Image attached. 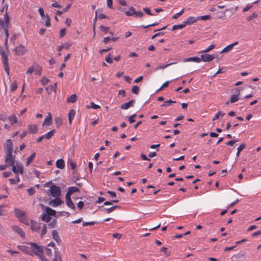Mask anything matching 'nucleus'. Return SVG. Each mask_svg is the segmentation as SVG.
Instances as JSON below:
<instances>
[{
    "label": "nucleus",
    "instance_id": "obj_42",
    "mask_svg": "<svg viewBox=\"0 0 261 261\" xmlns=\"http://www.w3.org/2000/svg\"><path fill=\"white\" fill-rule=\"evenodd\" d=\"M215 45L211 44L208 47L206 48L204 50L201 51L200 53H207V52L210 51V50H212L213 49H214L215 48Z\"/></svg>",
    "mask_w": 261,
    "mask_h": 261
},
{
    "label": "nucleus",
    "instance_id": "obj_7",
    "mask_svg": "<svg viewBox=\"0 0 261 261\" xmlns=\"http://www.w3.org/2000/svg\"><path fill=\"white\" fill-rule=\"evenodd\" d=\"M12 166V171L15 174H17L18 173L22 174L23 172V168L22 166L21 163H16V165H13Z\"/></svg>",
    "mask_w": 261,
    "mask_h": 261
},
{
    "label": "nucleus",
    "instance_id": "obj_55",
    "mask_svg": "<svg viewBox=\"0 0 261 261\" xmlns=\"http://www.w3.org/2000/svg\"><path fill=\"white\" fill-rule=\"evenodd\" d=\"M257 17V15L256 13H253L251 15H250L249 16H248L247 18V21H251L253 20L254 18H255Z\"/></svg>",
    "mask_w": 261,
    "mask_h": 261
},
{
    "label": "nucleus",
    "instance_id": "obj_15",
    "mask_svg": "<svg viewBox=\"0 0 261 261\" xmlns=\"http://www.w3.org/2000/svg\"><path fill=\"white\" fill-rule=\"evenodd\" d=\"M135 102V100L134 99H132L127 102H126V103H123L122 105H121L120 106V108L122 110L128 109L129 108L133 106Z\"/></svg>",
    "mask_w": 261,
    "mask_h": 261
},
{
    "label": "nucleus",
    "instance_id": "obj_6",
    "mask_svg": "<svg viewBox=\"0 0 261 261\" xmlns=\"http://www.w3.org/2000/svg\"><path fill=\"white\" fill-rule=\"evenodd\" d=\"M4 19L5 20L6 26L4 24V28H2V29H4V32H5V35H6V42H7L8 37H9L7 25L9 23V16H8V13L7 12H6V13L4 15ZM0 29H2V28H0Z\"/></svg>",
    "mask_w": 261,
    "mask_h": 261
},
{
    "label": "nucleus",
    "instance_id": "obj_10",
    "mask_svg": "<svg viewBox=\"0 0 261 261\" xmlns=\"http://www.w3.org/2000/svg\"><path fill=\"white\" fill-rule=\"evenodd\" d=\"M63 203V201L59 197L50 200L49 204L53 207H57Z\"/></svg>",
    "mask_w": 261,
    "mask_h": 261
},
{
    "label": "nucleus",
    "instance_id": "obj_43",
    "mask_svg": "<svg viewBox=\"0 0 261 261\" xmlns=\"http://www.w3.org/2000/svg\"><path fill=\"white\" fill-rule=\"evenodd\" d=\"M19 220L21 223H22L25 225H29V220L25 217V215L24 216H23V217H21V218H20Z\"/></svg>",
    "mask_w": 261,
    "mask_h": 261
},
{
    "label": "nucleus",
    "instance_id": "obj_56",
    "mask_svg": "<svg viewBox=\"0 0 261 261\" xmlns=\"http://www.w3.org/2000/svg\"><path fill=\"white\" fill-rule=\"evenodd\" d=\"M197 17L199 18V19L202 20H206L211 18V16L209 15H203Z\"/></svg>",
    "mask_w": 261,
    "mask_h": 261
},
{
    "label": "nucleus",
    "instance_id": "obj_36",
    "mask_svg": "<svg viewBox=\"0 0 261 261\" xmlns=\"http://www.w3.org/2000/svg\"><path fill=\"white\" fill-rule=\"evenodd\" d=\"M55 133V130H51L50 131L47 133L45 135H44V137L46 139H50L54 135Z\"/></svg>",
    "mask_w": 261,
    "mask_h": 261
},
{
    "label": "nucleus",
    "instance_id": "obj_22",
    "mask_svg": "<svg viewBox=\"0 0 261 261\" xmlns=\"http://www.w3.org/2000/svg\"><path fill=\"white\" fill-rule=\"evenodd\" d=\"M20 249L30 255H33V253H34V249L32 248V249L33 250V251L30 250L28 247L25 246H20Z\"/></svg>",
    "mask_w": 261,
    "mask_h": 261
},
{
    "label": "nucleus",
    "instance_id": "obj_21",
    "mask_svg": "<svg viewBox=\"0 0 261 261\" xmlns=\"http://www.w3.org/2000/svg\"><path fill=\"white\" fill-rule=\"evenodd\" d=\"M52 121V116L50 113H48V116L47 117L44 119V122L43 123V125H47L49 126L51 125Z\"/></svg>",
    "mask_w": 261,
    "mask_h": 261
},
{
    "label": "nucleus",
    "instance_id": "obj_23",
    "mask_svg": "<svg viewBox=\"0 0 261 261\" xmlns=\"http://www.w3.org/2000/svg\"><path fill=\"white\" fill-rule=\"evenodd\" d=\"M28 130L30 134H35L37 132V126L35 124H30L28 125Z\"/></svg>",
    "mask_w": 261,
    "mask_h": 261
},
{
    "label": "nucleus",
    "instance_id": "obj_28",
    "mask_svg": "<svg viewBox=\"0 0 261 261\" xmlns=\"http://www.w3.org/2000/svg\"><path fill=\"white\" fill-rule=\"evenodd\" d=\"M186 26V25L184 21H183L181 24H175V25H173L172 31H174V30H177V29H182V28H185Z\"/></svg>",
    "mask_w": 261,
    "mask_h": 261
},
{
    "label": "nucleus",
    "instance_id": "obj_31",
    "mask_svg": "<svg viewBox=\"0 0 261 261\" xmlns=\"http://www.w3.org/2000/svg\"><path fill=\"white\" fill-rule=\"evenodd\" d=\"M66 204L70 208L75 210V207L71 199L66 200Z\"/></svg>",
    "mask_w": 261,
    "mask_h": 261
},
{
    "label": "nucleus",
    "instance_id": "obj_32",
    "mask_svg": "<svg viewBox=\"0 0 261 261\" xmlns=\"http://www.w3.org/2000/svg\"><path fill=\"white\" fill-rule=\"evenodd\" d=\"M36 153L35 152H33L30 156H29L28 159H27V161L26 162V166H28V165H30V164L33 161V160L34 159V158H35L36 156Z\"/></svg>",
    "mask_w": 261,
    "mask_h": 261
},
{
    "label": "nucleus",
    "instance_id": "obj_41",
    "mask_svg": "<svg viewBox=\"0 0 261 261\" xmlns=\"http://www.w3.org/2000/svg\"><path fill=\"white\" fill-rule=\"evenodd\" d=\"M86 108L88 109L92 108L93 109H99L100 108V107L97 105H96L93 102H91L90 103V106H86Z\"/></svg>",
    "mask_w": 261,
    "mask_h": 261
},
{
    "label": "nucleus",
    "instance_id": "obj_16",
    "mask_svg": "<svg viewBox=\"0 0 261 261\" xmlns=\"http://www.w3.org/2000/svg\"><path fill=\"white\" fill-rule=\"evenodd\" d=\"M6 148L7 152H13V144H12V141L11 139H8L6 141Z\"/></svg>",
    "mask_w": 261,
    "mask_h": 261
},
{
    "label": "nucleus",
    "instance_id": "obj_4",
    "mask_svg": "<svg viewBox=\"0 0 261 261\" xmlns=\"http://www.w3.org/2000/svg\"><path fill=\"white\" fill-rule=\"evenodd\" d=\"M48 195H51L53 197H59L61 194V190L60 188L56 185H51L47 191Z\"/></svg>",
    "mask_w": 261,
    "mask_h": 261
},
{
    "label": "nucleus",
    "instance_id": "obj_25",
    "mask_svg": "<svg viewBox=\"0 0 261 261\" xmlns=\"http://www.w3.org/2000/svg\"><path fill=\"white\" fill-rule=\"evenodd\" d=\"M75 115V111L74 110H71L68 113V120L69 123L71 124L72 123V120H73L74 116Z\"/></svg>",
    "mask_w": 261,
    "mask_h": 261
},
{
    "label": "nucleus",
    "instance_id": "obj_9",
    "mask_svg": "<svg viewBox=\"0 0 261 261\" xmlns=\"http://www.w3.org/2000/svg\"><path fill=\"white\" fill-rule=\"evenodd\" d=\"M215 56L214 55L204 54L201 56L200 59L203 62H210L213 60Z\"/></svg>",
    "mask_w": 261,
    "mask_h": 261
},
{
    "label": "nucleus",
    "instance_id": "obj_52",
    "mask_svg": "<svg viewBox=\"0 0 261 261\" xmlns=\"http://www.w3.org/2000/svg\"><path fill=\"white\" fill-rule=\"evenodd\" d=\"M47 232V227L45 224L43 225V228L42 229L41 233H40V236L41 237H43L45 234Z\"/></svg>",
    "mask_w": 261,
    "mask_h": 261
},
{
    "label": "nucleus",
    "instance_id": "obj_30",
    "mask_svg": "<svg viewBox=\"0 0 261 261\" xmlns=\"http://www.w3.org/2000/svg\"><path fill=\"white\" fill-rule=\"evenodd\" d=\"M135 13H136V10L133 7H131L128 11L125 12V15L128 16H133L135 15Z\"/></svg>",
    "mask_w": 261,
    "mask_h": 261
},
{
    "label": "nucleus",
    "instance_id": "obj_38",
    "mask_svg": "<svg viewBox=\"0 0 261 261\" xmlns=\"http://www.w3.org/2000/svg\"><path fill=\"white\" fill-rule=\"evenodd\" d=\"M176 101H173L171 99L170 100H166L165 101L164 103H163L162 105H161V107H169L170 106L171 104L172 103H175Z\"/></svg>",
    "mask_w": 261,
    "mask_h": 261
},
{
    "label": "nucleus",
    "instance_id": "obj_37",
    "mask_svg": "<svg viewBox=\"0 0 261 261\" xmlns=\"http://www.w3.org/2000/svg\"><path fill=\"white\" fill-rule=\"evenodd\" d=\"M224 115H225V113H224L221 111H219L218 113H217L215 114V115L213 117L212 120L215 121V120L218 119L220 116L223 117Z\"/></svg>",
    "mask_w": 261,
    "mask_h": 261
},
{
    "label": "nucleus",
    "instance_id": "obj_64",
    "mask_svg": "<svg viewBox=\"0 0 261 261\" xmlns=\"http://www.w3.org/2000/svg\"><path fill=\"white\" fill-rule=\"evenodd\" d=\"M252 5L251 4H248L247 6L243 9V11L244 12H246L248 11L249 9H250L252 8Z\"/></svg>",
    "mask_w": 261,
    "mask_h": 261
},
{
    "label": "nucleus",
    "instance_id": "obj_27",
    "mask_svg": "<svg viewBox=\"0 0 261 261\" xmlns=\"http://www.w3.org/2000/svg\"><path fill=\"white\" fill-rule=\"evenodd\" d=\"M8 119L11 125H13L17 122V118L14 114L10 116Z\"/></svg>",
    "mask_w": 261,
    "mask_h": 261
},
{
    "label": "nucleus",
    "instance_id": "obj_46",
    "mask_svg": "<svg viewBox=\"0 0 261 261\" xmlns=\"http://www.w3.org/2000/svg\"><path fill=\"white\" fill-rule=\"evenodd\" d=\"M139 87L138 86L135 85L132 87V93H133L135 94H138L139 93Z\"/></svg>",
    "mask_w": 261,
    "mask_h": 261
},
{
    "label": "nucleus",
    "instance_id": "obj_40",
    "mask_svg": "<svg viewBox=\"0 0 261 261\" xmlns=\"http://www.w3.org/2000/svg\"><path fill=\"white\" fill-rule=\"evenodd\" d=\"M55 122L57 125V126L58 127L62 124V119L60 117H56L55 118Z\"/></svg>",
    "mask_w": 261,
    "mask_h": 261
},
{
    "label": "nucleus",
    "instance_id": "obj_49",
    "mask_svg": "<svg viewBox=\"0 0 261 261\" xmlns=\"http://www.w3.org/2000/svg\"><path fill=\"white\" fill-rule=\"evenodd\" d=\"M137 116L136 114H133L129 117L128 118V121L129 123L132 124L136 121L135 117Z\"/></svg>",
    "mask_w": 261,
    "mask_h": 261
},
{
    "label": "nucleus",
    "instance_id": "obj_54",
    "mask_svg": "<svg viewBox=\"0 0 261 261\" xmlns=\"http://www.w3.org/2000/svg\"><path fill=\"white\" fill-rule=\"evenodd\" d=\"M69 165L72 170H74L76 167V163L74 162L72 160L68 161Z\"/></svg>",
    "mask_w": 261,
    "mask_h": 261
},
{
    "label": "nucleus",
    "instance_id": "obj_8",
    "mask_svg": "<svg viewBox=\"0 0 261 261\" xmlns=\"http://www.w3.org/2000/svg\"><path fill=\"white\" fill-rule=\"evenodd\" d=\"M27 50L26 48L22 45H19L15 48L16 54L18 56L23 55L27 52Z\"/></svg>",
    "mask_w": 261,
    "mask_h": 261
},
{
    "label": "nucleus",
    "instance_id": "obj_33",
    "mask_svg": "<svg viewBox=\"0 0 261 261\" xmlns=\"http://www.w3.org/2000/svg\"><path fill=\"white\" fill-rule=\"evenodd\" d=\"M46 213L47 215H49V216H54L56 215V211L55 210H54L53 209L47 207L46 208Z\"/></svg>",
    "mask_w": 261,
    "mask_h": 261
},
{
    "label": "nucleus",
    "instance_id": "obj_51",
    "mask_svg": "<svg viewBox=\"0 0 261 261\" xmlns=\"http://www.w3.org/2000/svg\"><path fill=\"white\" fill-rule=\"evenodd\" d=\"M45 20V26L48 27L50 25V19L48 17V15H46L45 17V19H44Z\"/></svg>",
    "mask_w": 261,
    "mask_h": 261
},
{
    "label": "nucleus",
    "instance_id": "obj_17",
    "mask_svg": "<svg viewBox=\"0 0 261 261\" xmlns=\"http://www.w3.org/2000/svg\"><path fill=\"white\" fill-rule=\"evenodd\" d=\"M34 67V72H35V74L36 75H40L42 71V68L41 66L37 64H33Z\"/></svg>",
    "mask_w": 261,
    "mask_h": 261
},
{
    "label": "nucleus",
    "instance_id": "obj_11",
    "mask_svg": "<svg viewBox=\"0 0 261 261\" xmlns=\"http://www.w3.org/2000/svg\"><path fill=\"white\" fill-rule=\"evenodd\" d=\"M236 91L235 93H236V94L232 95L231 96L230 98V102L231 103H234L236 101H237L239 99V95L240 94V90L239 88H236Z\"/></svg>",
    "mask_w": 261,
    "mask_h": 261
},
{
    "label": "nucleus",
    "instance_id": "obj_5",
    "mask_svg": "<svg viewBox=\"0 0 261 261\" xmlns=\"http://www.w3.org/2000/svg\"><path fill=\"white\" fill-rule=\"evenodd\" d=\"M6 165L12 166L15 163V156L12 155V152H7L5 159Z\"/></svg>",
    "mask_w": 261,
    "mask_h": 261
},
{
    "label": "nucleus",
    "instance_id": "obj_26",
    "mask_svg": "<svg viewBox=\"0 0 261 261\" xmlns=\"http://www.w3.org/2000/svg\"><path fill=\"white\" fill-rule=\"evenodd\" d=\"M77 100V96L75 94H72L70 96L67 98V102L68 103H74Z\"/></svg>",
    "mask_w": 261,
    "mask_h": 261
},
{
    "label": "nucleus",
    "instance_id": "obj_44",
    "mask_svg": "<svg viewBox=\"0 0 261 261\" xmlns=\"http://www.w3.org/2000/svg\"><path fill=\"white\" fill-rule=\"evenodd\" d=\"M17 88V85L16 81L13 82L10 86V90L11 91H14Z\"/></svg>",
    "mask_w": 261,
    "mask_h": 261
},
{
    "label": "nucleus",
    "instance_id": "obj_61",
    "mask_svg": "<svg viewBox=\"0 0 261 261\" xmlns=\"http://www.w3.org/2000/svg\"><path fill=\"white\" fill-rule=\"evenodd\" d=\"M27 191L29 195H32L34 194L35 190L33 187H31L27 189Z\"/></svg>",
    "mask_w": 261,
    "mask_h": 261
},
{
    "label": "nucleus",
    "instance_id": "obj_53",
    "mask_svg": "<svg viewBox=\"0 0 261 261\" xmlns=\"http://www.w3.org/2000/svg\"><path fill=\"white\" fill-rule=\"evenodd\" d=\"M7 206L6 204H3L0 205V216H2L5 213V208Z\"/></svg>",
    "mask_w": 261,
    "mask_h": 261
},
{
    "label": "nucleus",
    "instance_id": "obj_48",
    "mask_svg": "<svg viewBox=\"0 0 261 261\" xmlns=\"http://www.w3.org/2000/svg\"><path fill=\"white\" fill-rule=\"evenodd\" d=\"M232 49V47L231 46V45L230 44V45L226 46L225 48H224L223 49V50L221 51V53H227V52L230 51Z\"/></svg>",
    "mask_w": 261,
    "mask_h": 261
},
{
    "label": "nucleus",
    "instance_id": "obj_14",
    "mask_svg": "<svg viewBox=\"0 0 261 261\" xmlns=\"http://www.w3.org/2000/svg\"><path fill=\"white\" fill-rule=\"evenodd\" d=\"M199 19L197 17L190 16L184 21L186 25H191Z\"/></svg>",
    "mask_w": 261,
    "mask_h": 261
},
{
    "label": "nucleus",
    "instance_id": "obj_20",
    "mask_svg": "<svg viewBox=\"0 0 261 261\" xmlns=\"http://www.w3.org/2000/svg\"><path fill=\"white\" fill-rule=\"evenodd\" d=\"M201 60L200 58L197 57H190L184 59V62H194L196 63H200Z\"/></svg>",
    "mask_w": 261,
    "mask_h": 261
},
{
    "label": "nucleus",
    "instance_id": "obj_18",
    "mask_svg": "<svg viewBox=\"0 0 261 261\" xmlns=\"http://www.w3.org/2000/svg\"><path fill=\"white\" fill-rule=\"evenodd\" d=\"M53 238L55 241L57 242L58 244H60L61 240L58 234V232L57 230H54L52 232Z\"/></svg>",
    "mask_w": 261,
    "mask_h": 261
},
{
    "label": "nucleus",
    "instance_id": "obj_12",
    "mask_svg": "<svg viewBox=\"0 0 261 261\" xmlns=\"http://www.w3.org/2000/svg\"><path fill=\"white\" fill-rule=\"evenodd\" d=\"M12 229L17 232L20 236L22 238L24 237L25 233L22 229L17 225H13L11 227Z\"/></svg>",
    "mask_w": 261,
    "mask_h": 261
},
{
    "label": "nucleus",
    "instance_id": "obj_19",
    "mask_svg": "<svg viewBox=\"0 0 261 261\" xmlns=\"http://www.w3.org/2000/svg\"><path fill=\"white\" fill-rule=\"evenodd\" d=\"M14 213L16 217L19 219L25 215L24 212L19 208H15L14 210Z\"/></svg>",
    "mask_w": 261,
    "mask_h": 261
},
{
    "label": "nucleus",
    "instance_id": "obj_24",
    "mask_svg": "<svg viewBox=\"0 0 261 261\" xmlns=\"http://www.w3.org/2000/svg\"><path fill=\"white\" fill-rule=\"evenodd\" d=\"M56 165L57 168L62 169L65 168V162L63 159H59L56 161Z\"/></svg>",
    "mask_w": 261,
    "mask_h": 261
},
{
    "label": "nucleus",
    "instance_id": "obj_35",
    "mask_svg": "<svg viewBox=\"0 0 261 261\" xmlns=\"http://www.w3.org/2000/svg\"><path fill=\"white\" fill-rule=\"evenodd\" d=\"M41 219L43 221H45V222H49L50 221L51 218H50V216H49V215H47L46 213V214H44L42 215V217H41Z\"/></svg>",
    "mask_w": 261,
    "mask_h": 261
},
{
    "label": "nucleus",
    "instance_id": "obj_45",
    "mask_svg": "<svg viewBox=\"0 0 261 261\" xmlns=\"http://www.w3.org/2000/svg\"><path fill=\"white\" fill-rule=\"evenodd\" d=\"M177 63V62H172V63H169L168 64L164 65V66H161L158 67L156 68V69L157 70H159V69H164L166 68V67H168V66H169L170 65L176 64Z\"/></svg>",
    "mask_w": 261,
    "mask_h": 261
},
{
    "label": "nucleus",
    "instance_id": "obj_3",
    "mask_svg": "<svg viewBox=\"0 0 261 261\" xmlns=\"http://www.w3.org/2000/svg\"><path fill=\"white\" fill-rule=\"evenodd\" d=\"M0 54L2 56V60L4 64L5 70L7 74L9 75L10 68L9 66L8 51L7 50H5L3 47L0 46Z\"/></svg>",
    "mask_w": 261,
    "mask_h": 261
},
{
    "label": "nucleus",
    "instance_id": "obj_2",
    "mask_svg": "<svg viewBox=\"0 0 261 261\" xmlns=\"http://www.w3.org/2000/svg\"><path fill=\"white\" fill-rule=\"evenodd\" d=\"M29 244L31 245V248L34 249V253L37 255L42 261H46L47 259L44 256L42 247L38 246L35 243H29Z\"/></svg>",
    "mask_w": 261,
    "mask_h": 261
},
{
    "label": "nucleus",
    "instance_id": "obj_29",
    "mask_svg": "<svg viewBox=\"0 0 261 261\" xmlns=\"http://www.w3.org/2000/svg\"><path fill=\"white\" fill-rule=\"evenodd\" d=\"M119 206H117V205H115V206H113L110 208H104L103 210V211L104 212V213H108V214H109L112 212H113L115 210H116L117 208H119Z\"/></svg>",
    "mask_w": 261,
    "mask_h": 261
},
{
    "label": "nucleus",
    "instance_id": "obj_13",
    "mask_svg": "<svg viewBox=\"0 0 261 261\" xmlns=\"http://www.w3.org/2000/svg\"><path fill=\"white\" fill-rule=\"evenodd\" d=\"M31 228L32 231L38 232L40 228V224L37 222L31 221Z\"/></svg>",
    "mask_w": 261,
    "mask_h": 261
},
{
    "label": "nucleus",
    "instance_id": "obj_34",
    "mask_svg": "<svg viewBox=\"0 0 261 261\" xmlns=\"http://www.w3.org/2000/svg\"><path fill=\"white\" fill-rule=\"evenodd\" d=\"M71 46V44H69L68 43H65L62 44V45L59 46L58 47V50L59 52H60L63 49L65 48L68 49Z\"/></svg>",
    "mask_w": 261,
    "mask_h": 261
},
{
    "label": "nucleus",
    "instance_id": "obj_58",
    "mask_svg": "<svg viewBox=\"0 0 261 261\" xmlns=\"http://www.w3.org/2000/svg\"><path fill=\"white\" fill-rule=\"evenodd\" d=\"M100 29L101 30V31L105 33H107L108 32L109 28L101 25L100 26Z\"/></svg>",
    "mask_w": 261,
    "mask_h": 261
},
{
    "label": "nucleus",
    "instance_id": "obj_59",
    "mask_svg": "<svg viewBox=\"0 0 261 261\" xmlns=\"http://www.w3.org/2000/svg\"><path fill=\"white\" fill-rule=\"evenodd\" d=\"M53 261H62L61 255L59 254L55 253V257Z\"/></svg>",
    "mask_w": 261,
    "mask_h": 261
},
{
    "label": "nucleus",
    "instance_id": "obj_60",
    "mask_svg": "<svg viewBox=\"0 0 261 261\" xmlns=\"http://www.w3.org/2000/svg\"><path fill=\"white\" fill-rule=\"evenodd\" d=\"M105 60L108 63L112 64L113 63V61H112V58L111 57V55L110 54H109L107 56V57L105 59Z\"/></svg>",
    "mask_w": 261,
    "mask_h": 261
},
{
    "label": "nucleus",
    "instance_id": "obj_39",
    "mask_svg": "<svg viewBox=\"0 0 261 261\" xmlns=\"http://www.w3.org/2000/svg\"><path fill=\"white\" fill-rule=\"evenodd\" d=\"M69 193H71V194H73L74 193L77 192L79 191V189L76 187H70L69 188V189L68 190Z\"/></svg>",
    "mask_w": 261,
    "mask_h": 261
},
{
    "label": "nucleus",
    "instance_id": "obj_1",
    "mask_svg": "<svg viewBox=\"0 0 261 261\" xmlns=\"http://www.w3.org/2000/svg\"><path fill=\"white\" fill-rule=\"evenodd\" d=\"M29 244L31 245V248L34 249V253L37 255L42 261H46L47 259L44 256L42 247L38 246L35 243H29Z\"/></svg>",
    "mask_w": 261,
    "mask_h": 261
},
{
    "label": "nucleus",
    "instance_id": "obj_50",
    "mask_svg": "<svg viewBox=\"0 0 261 261\" xmlns=\"http://www.w3.org/2000/svg\"><path fill=\"white\" fill-rule=\"evenodd\" d=\"M38 11L42 19H45L46 15H44L43 9L41 8H39Z\"/></svg>",
    "mask_w": 261,
    "mask_h": 261
},
{
    "label": "nucleus",
    "instance_id": "obj_57",
    "mask_svg": "<svg viewBox=\"0 0 261 261\" xmlns=\"http://www.w3.org/2000/svg\"><path fill=\"white\" fill-rule=\"evenodd\" d=\"M119 201V200L118 199H115V200H113L112 201H105L103 203V204L105 205H112V202H114V203H117Z\"/></svg>",
    "mask_w": 261,
    "mask_h": 261
},
{
    "label": "nucleus",
    "instance_id": "obj_47",
    "mask_svg": "<svg viewBox=\"0 0 261 261\" xmlns=\"http://www.w3.org/2000/svg\"><path fill=\"white\" fill-rule=\"evenodd\" d=\"M184 12V9H182L179 11L178 13H175L172 17L173 19H177L180 16H181Z\"/></svg>",
    "mask_w": 261,
    "mask_h": 261
},
{
    "label": "nucleus",
    "instance_id": "obj_63",
    "mask_svg": "<svg viewBox=\"0 0 261 261\" xmlns=\"http://www.w3.org/2000/svg\"><path fill=\"white\" fill-rule=\"evenodd\" d=\"M34 72V67L33 65L30 67L27 70L26 73L29 74H31Z\"/></svg>",
    "mask_w": 261,
    "mask_h": 261
},
{
    "label": "nucleus",
    "instance_id": "obj_62",
    "mask_svg": "<svg viewBox=\"0 0 261 261\" xmlns=\"http://www.w3.org/2000/svg\"><path fill=\"white\" fill-rule=\"evenodd\" d=\"M143 10L144 12H145L146 13H147V14H148L150 16L153 15V14L151 13L150 10L148 8H143Z\"/></svg>",
    "mask_w": 261,
    "mask_h": 261
}]
</instances>
